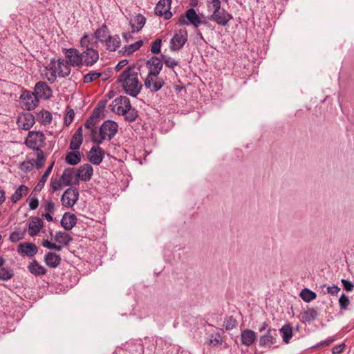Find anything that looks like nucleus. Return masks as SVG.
<instances>
[{
	"instance_id": "1",
	"label": "nucleus",
	"mask_w": 354,
	"mask_h": 354,
	"mask_svg": "<svg viewBox=\"0 0 354 354\" xmlns=\"http://www.w3.org/2000/svg\"><path fill=\"white\" fill-rule=\"evenodd\" d=\"M137 64L129 66L119 75L116 82L121 84L124 92L136 97L141 91L142 84L139 82L138 72L135 71Z\"/></svg>"
},
{
	"instance_id": "2",
	"label": "nucleus",
	"mask_w": 354,
	"mask_h": 354,
	"mask_svg": "<svg viewBox=\"0 0 354 354\" xmlns=\"http://www.w3.org/2000/svg\"><path fill=\"white\" fill-rule=\"evenodd\" d=\"M21 107L26 111H32L39 105V100L33 91L22 88L19 97Z\"/></svg>"
},
{
	"instance_id": "3",
	"label": "nucleus",
	"mask_w": 354,
	"mask_h": 354,
	"mask_svg": "<svg viewBox=\"0 0 354 354\" xmlns=\"http://www.w3.org/2000/svg\"><path fill=\"white\" fill-rule=\"evenodd\" d=\"M46 136L42 131H29L25 145L34 151H40L44 147Z\"/></svg>"
},
{
	"instance_id": "4",
	"label": "nucleus",
	"mask_w": 354,
	"mask_h": 354,
	"mask_svg": "<svg viewBox=\"0 0 354 354\" xmlns=\"http://www.w3.org/2000/svg\"><path fill=\"white\" fill-rule=\"evenodd\" d=\"M118 131V124L111 120H105L99 129V136L104 140H111Z\"/></svg>"
},
{
	"instance_id": "5",
	"label": "nucleus",
	"mask_w": 354,
	"mask_h": 354,
	"mask_svg": "<svg viewBox=\"0 0 354 354\" xmlns=\"http://www.w3.org/2000/svg\"><path fill=\"white\" fill-rule=\"evenodd\" d=\"M178 24L180 25H189L192 24L194 27L198 28L202 24V20L197 15L196 10L190 8L187 9L184 14L180 15Z\"/></svg>"
},
{
	"instance_id": "6",
	"label": "nucleus",
	"mask_w": 354,
	"mask_h": 354,
	"mask_svg": "<svg viewBox=\"0 0 354 354\" xmlns=\"http://www.w3.org/2000/svg\"><path fill=\"white\" fill-rule=\"evenodd\" d=\"M188 33L186 28H181L176 32L170 40V50L178 51L180 50L187 41Z\"/></svg>"
},
{
	"instance_id": "7",
	"label": "nucleus",
	"mask_w": 354,
	"mask_h": 354,
	"mask_svg": "<svg viewBox=\"0 0 354 354\" xmlns=\"http://www.w3.org/2000/svg\"><path fill=\"white\" fill-rule=\"evenodd\" d=\"M79 195L77 188H68L61 197L62 205L65 207H72L78 201Z\"/></svg>"
},
{
	"instance_id": "8",
	"label": "nucleus",
	"mask_w": 354,
	"mask_h": 354,
	"mask_svg": "<svg viewBox=\"0 0 354 354\" xmlns=\"http://www.w3.org/2000/svg\"><path fill=\"white\" fill-rule=\"evenodd\" d=\"M63 51L65 55V57L67 59L66 60L73 66V67H80L83 66V58L82 57V53L75 48H63Z\"/></svg>"
},
{
	"instance_id": "9",
	"label": "nucleus",
	"mask_w": 354,
	"mask_h": 354,
	"mask_svg": "<svg viewBox=\"0 0 354 354\" xmlns=\"http://www.w3.org/2000/svg\"><path fill=\"white\" fill-rule=\"evenodd\" d=\"M146 66L149 70L148 74L157 77L163 67L162 55L160 57L152 56L146 62Z\"/></svg>"
},
{
	"instance_id": "10",
	"label": "nucleus",
	"mask_w": 354,
	"mask_h": 354,
	"mask_svg": "<svg viewBox=\"0 0 354 354\" xmlns=\"http://www.w3.org/2000/svg\"><path fill=\"white\" fill-rule=\"evenodd\" d=\"M171 0H159L154 12L156 15L163 17L165 19L168 20L172 17V12L170 11Z\"/></svg>"
},
{
	"instance_id": "11",
	"label": "nucleus",
	"mask_w": 354,
	"mask_h": 354,
	"mask_svg": "<svg viewBox=\"0 0 354 354\" xmlns=\"http://www.w3.org/2000/svg\"><path fill=\"white\" fill-rule=\"evenodd\" d=\"M83 65L89 67L93 66L99 59V53L93 48H84L82 53Z\"/></svg>"
},
{
	"instance_id": "12",
	"label": "nucleus",
	"mask_w": 354,
	"mask_h": 354,
	"mask_svg": "<svg viewBox=\"0 0 354 354\" xmlns=\"http://www.w3.org/2000/svg\"><path fill=\"white\" fill-rule=\"evenodd\" d=\"M35 116L29 112L21 113L17 118V124L19 128L24 130H29L35 124Z\"/></svg>"
},
{
	"instance_id": "13",
	"label": "nucleus",
	"mask_w": 354,
	"mask_h": 354,
	"mask_svg": "<svg viewBox=\"0 0 354 354\" xmlns=\"http://www.w3.org/2000/svg\"><path fill=\"white\" fill-rule=\"evenodd\" d=\"M104 155L105 151L102 148L98 145L93 146L88 153V159L94 165H99L102 162Z\"/></svg>"
},
{
	"instance_id": "14",
	"label": "nucleus",
	"mask_w": 354,
	"mask_h": 354,
	"mask_svg": "<svg viewBox=\"0 0 354 354\" xmlns=\"http://www.w3.org/2000/svg\"><path fill=\"white\" fill-rule=\"evenodd\" d=\"M232 18V15L223 8L217 13L212 14L208 17L209 20L214 21L217 24L223 26H227Z\"/></svg>"
},
{
	"instance_id": "15",
	"label": "nucleus",
	"mask_w": 354,
	"mask_h": 354,
	"mask_svg": "<svg viewBox=\"0 0 354 354\" xmlns=\"http://www.w3.org/2000/svg\"><path fill=\"white\" fill-rule=\"evenodd\" d=\"M93 174V167L88 164L85 163L78 167L75 172V176L77 178H80L82 181L88 182L89 181Z\"/></svg>"
},
{
	"instance_id": "16",
	"label": "nucleus",
	"mask_w": 354,
	"mask_h": 354,
	"mask_svg": "<svg viewBox=\"0 0 354 354\" xmlns=\"http://www.w3.org/2000/svg\"><path fill=\"white\" fill-rule=\"evenodd\" d=\"M37 252L38 248L32 243L24 242L17 246V252L22 256L32 257Z\"/></svg>"
},
{
	"instance_id": "17",
	"label": "nucleus",
	"mask_w": 354,
	"mask_h": 354,
	"mask_svg": "<svg viewBox=\"0 0 354 354\" xmlns=\"http://www.w3.org/2000/svg\"><path fill=\"white\" fill-rule=\"evenodd\" d=\"M56 63L57 64V66L56 67L58 77H68L71 73V66H73L67 60H64L61 58H59L57 60H56Z\"/></svg>"
},
{
	"instance_id": "18",
	"label": "nucleus",
	"mask_w": 354,
	"mask_h": 354,
	"mask_svg": "<svg viewBox=\"0 0 354 354\" xmlns=\"http://www.w3.org/2000/svg\"><path fill=\"white\" fill-rule=\"evenodd\" d=\"M77 222V218L74 214L65 212L60 221V224L66 230H71L76 225Z\"/></svg>"
},
{
	"instance_id": "19",
	"label": "nucleus",
	"mask_w": 354,
	"mask_h": 354,
	"mask_svg": "<svg viewBox=\"0 0 354 354\" xmlns=\"http://www.w3.org/2000/svg\"><path fill=\"white\" fill-rule=\"evenodd\" d=\"M44 227V221L37 216H32L28 223V234L31 236L37 235Z\"/></svg>"
},
{
	"instance_id": "20",
	"label": "nucleus",
	"mask_w": 354,
	"mask_h": 354,
	"mask_svg": "<svg viewBox=\"0 0 354 354\" xmlns=\"http://www.w3.org/2000/svg\"><path fill=\"white\" fill-rule=\"evenodd\" d=\"M116 113L118 115H123L124 117V120L129 122H133L136 121L138 117V111L131 106L130 108H124V109H121L120 107H118L117 109Z\"/></svg>"
},
{
	"instance_id": "21",
	"label": "nucleus",
	"mask_w": 354,
	"mask_h": 354,
	"mask_svg": "<svg viewBox=\"0 0 354 354\" xmlns=\"http://www.w3.org/2000/svg\"><path fill=\"white\" fill-rule=\"evenodd\" d=\"M277 336L276 330L270 328L264 335L260 337L259 345L266 346L274 344L276 342L275 339Z\"/></svg>"
},
{
	"instance_id": "22",
	"label": "nucleus",
	"mask_w": 354,
	"mask_h": 354,
	"mask_svg": "<svg viewBox=\"0 0 354 354\" xmlns=\"http://www.w3.org/2000/svg\"><path fill=\"white\" fill-rule=\"evenodd\" d=\"M108 35H109V30L106 23H103L93 34V37L96 38L97 42L100 41L104 44L107 41Z\"/></svg>"
},
{
	"instance_id": "23",
	"label": "nucleus",
	"mask_w": 354,
	"mask_h": 354,
	"mask_svg": "<svg viewBox=\"0 0 354 354\" xmlns=\"http://www.w3.org/2000/svg\"><path fill=\"white\" fill-rule=\"evenodd\" d=\"M54 164H55V161H53L50 165L46 168V171H44V173L43 174V175L41 176L40 180H39L37 185H36V187L34 188L32 192V194H35L36 195L37 193L40 192L41 190L43 189L46 180H47V178L49 176V175L50 174L51 171H52V169L53 168V166H54Z\"/></svg>"
},
{
	"instance_id": "24",
	"label": "nucleus",
	"mask_w": 354,
	"mask_h": 354,
	"mask_svg": "<svg viewBox=\"0 0 354 354\" xmlns=\"http://www.w3.org/2000/svg\"><path fill=\"white\" fill-rule=\"evenodd\" d=\"M61 257L53 252H48L44 257V261L46 266L49 268H55L61 263Z\"/></svg>"
},
{
	"instance_id": "25",
	"label": "nucleus",
	"mask_w": 354,
	"mask_h": 354,
	"mask_svg": "<svg viewBox=\"0 0 354 354\" xmlns=\"http://www.w3.org/2000/svg\"><path fill=\"white\" fill-rule=\"evenodd\" d=\"M82 153L78 150H73L66 154L65 162L69 165H76L81 162Z\"/></svg>"
},
{
	"instance_id": "26",
	"label": "nucleus",
	"mask_w": 354,
	"mask_h": 354,
	"mask_svg": "<svg viewBox=\"0 0 354 354\" xmlns=\"http://www.w3.org/2000/svg\"><path fill=\"white\" fill-rule=\"evenodd\" d=\"M318 317L317 310L313 308H308L301 313V321L303 323H310Z\"/></svg>"
},
{
	"instance_id": "27",
	"label": "nucleus",
	"mask_w": 354,
	"mask_h": 354,
	"mask_svg": "<svg viewBox=\"0 0 354 354\" xmlns=\"http://www.w3.org/2000/svg\"><path fill=\"white\" fill-rule=\"evenodd\" d=\"M121 45V41L119 35H108L107 41L105 44L106 50L109 51H115Z\"/></svg>"
},
{
	"instance_id": "28",
	"label": "nucleus",
	"mask_w": 354,
	"mask_h": 354,
	"mask_svg": "<svg viewBox=\"0 0 354 354\" xmlns=\"http://www.w3.org/2000/svg\"><path fill=\"white\" fill-rule=\"evenodd\" d=\"M28 271L35 276H42L46 274V269L41 266L34 259L28 266Z\"/></svg>"
},
{
	"instance_id": "29",
	"label": "nucleus",
	"mask_w": 354,
	"mask_h": 354,
	"mask_svg": "<svg viewBox=\"0 0 354 354\" xmlns=\"http://www.w3.org/2000/svg\"><path fill=\"white\" fill-rule=\"evenodd\" d=\"M28 187L25 185H21L11 196L10 201L12 203H16L23 196H26L28 192Z\"/></svg>"
},
{
	"instance_id": "30",
	"label": "nucleus",
	"mask_w": 354,
	"mask_h": 354,
	"mask_svg": "<svg viewBox=\"0 0 354 354\" xmlns=\"http://www.w3.org/2000/svg\"><path fill=\"white\" fill-rule=\"evenodd\" d=\"M55 240L61 244L60 245L67 246L72 241L73 238L68 233L59 231L55 234Z\"/></svg>"
},
{
	"instance_id": "31",
	"label": "nucleus",
	"mask_w": 354,
	"mask_h": 354,
	"mask_svg": "<svg viewBox=\"0 0 354 354\" xmlns=\"http://www.w3.org/2000/svg\"><path fill=\"white\" fill-rule=\"evenodd\" d=\"M256 334L251 330H245L241 333V342L245 346H250L255 340Z\"/></svg>"
},
{
	"instance_id": "32",
	"label": "nucleus",
	"mask_w": 354,
	"mask_h": 354,
	"mask_svg": "<svg viewBox=\"0 0 354 354\" xmlns=\"http://www.w3.org/2000/svg\"><path fill=\"white\" fill-rule=\"evenodd\" d=\"M75 174V168L69 167L64 170L61 178L64 186L72 185V179Z\"/></svg>"
},
{
	"instance_id": "33",
	"label": "nucleus",
	"mask_w": 354,
	"mask_h": 354,
	"mask_svg": "<svg viewBox=\"0 0 354 354\" xmlns=\"http://www.w3.org/2000/svg\"><path fill=\"white\" fill-rule=\"evenodd\" d=\"M49 88V86L46 84V82L44 81H39L37 82L34 87V93L36 96H38V99L39 98L44 99L46 90Z\"/></svg>"
},
{
	"instance_id": "34",
	"label": "nucleus",
	"mask_w": 354,
	"mask_h": 354,
	"mask_svg": "<svg viewBox=\"0 0 354 354\" xmlns=\"http://www.w3.org/2000/svg\"><path fill=\"white\" fill-rule=\"evenodd\" d=\"M113 107H120L121 109H124V108H130L131 102L130 100L126 96H120L116 97L113 101ZM113 111H114V108H113Z\"/></svg>"
},
{
	"instance_id": "35",
	"label": "nucleus",
	"mask_w": 354,
	"mask_h": 354,
	"mask_svg": "<svg viewBox=\"0 0 354 354\" xmlns=\"http://www.w3.org/2000/svg\"><path fill=\"white\" fill-rule=\"evenodd\" d=\"M37 120L44 126L50 124L52 122V114L47 110L43 109L37 113Z\"/></svg>"
},
{
	"instance_id": "36",
	"label": "nucleus",
	"mask_w": 354,
	"mask_h": 354,
	"mask_svg": "<svg viewBox=\"0 0 354 354\" xmlns=\"http://www.w3.org/2000/svg\"><path fill=\"white\" fill-rule=\"evenodd\" d=\"M135 21L137 24L136 26H135L134 24L131 23V21H130V25L132 28L131 32L140 31L145 24L146 18L145 17L144 15L138 14V15H136L135 18Z\"/></svg>"
},
{
	"instance_id": "37",
	"label": "nucleus",
	"mask_w": 354,
	"mask_h": 354,
	"mask_svg": "<svg viewBox=\"0 0 354 354\" xmlns=\"http://www.w3.org/2000/svg\"><path fill=\"white\" fill-rule=\"evenodd\" d=\"M281 335L282 336L283 341L288 344L292 337V329L289 324L284 325L279 330Z\"/></svg>"
},
{
	"instance_id": "38",
	"label": "nucleus",
	"mask_w": 354,
	"mask_h": 354,
	"mask_svg": "<svg viewBox=\"0 0 354 354\" xmlns=\"http://www.w3.org/2000/svg\"><path fill=\"white\" fill-rule=\"evenodd\" d=\"M93 38H95V37H93V35L90 37L86 32H84L80 41V46L84 48H91V47L89 46L90 44L97 45V41L96 40L93 42Z\"/></svg>"
},
{
	"instance_id": "39",
	"label": "nucleus",
	"mask_w": 354,
	"mask_h": 354,
	"mask_svg": "<svg viewBox=\"0 0 354 354\" xmlns=\"http://www.w3.org/2000/svg\"><path fill=\"white\" fill-rule=\"evenodd\" d=\"M299 296L304 301L310 302L316 298L317 295L310 289H301Z\"/></svg>"
},
{
	"instance_id": "40",
	"label": "nucleus",
	"mask_w": 354,
	"mask_h": 354,
	"mask_svg": "<svg viewBox=\"0 0 354 354\" xmlns=\"http://www.w3.org/2000/svg\"><path fill=\"white\" fill-rule=\"evenodd\" d=\"M64 186L62 178H54L50 179V188L51 192L54 193L57 191L61 190Z\"/></svg>"
},
{
	"instance_id": "41",
	"label": "nucleus",
	"mask_w": 354,
	"mask_h": 354,
	"mask_svg": "<svg viewBox=\"0 0 354 354\" xmlns=\"http://www.w3.org/2000/svg\"><path fill=\"white\" fill-rule=\"evenodd\" d=\"M46 69L51 71L50 77L48 79V81L52 84L54 83L57 78V67H56V60L55 58L50 59V66L46 67Z\"/></svg>"
},
{
	"instance_id": "42",
	"label": "nucleus",
	"mask_w": 354,
	"mask_h": 354,
	"mask_svg": "<svg viewBox=\"0 0 354 354\" xmlns=\"http://www.w3.org/2000/svg\"><path fill=\"white\" fill-rule=\"evenodd\" d=\"M83 142V137H80L75 135H73L72 136L70 145H69V149L71 150H78L80 148V146L82 145Z\"/></svg>"
},
{
	"instance_id": "43",
	"label": "nucleus",
	"mask_w": 354,
	"mask_h": 354,
	"mask_svg": "<svg viewBox=\"0 0 354 354\" xmlns=\"http://www.w3.org/2000/svg\"><path fill=\"white\" fill-rule=\"evenodd\" d=\"M28 157H26V160L21 162L19 165V168L24 172L28 173L32 171L35 162V160H28Z\"/></svg>"
},
{
	"instance_id": "44",
	"label": "nucleus",
	"mask_w": 354,
	"mask_h": 354,
	"mask_svg": "<svg viewBox=\"0 0 354 354\" xmlns=\"http://www.w3.org/2000/svg\"><path fill=\"white\" fill-rule=\"evenodd\" d=\"M102 75H100V72L97 71H90L88 73L84 75L83 76V82L84 84H89L100 77Z\"/></svg>"
},
{
	"instance_id": "45",
	"label": "nucleus",
	"mask_w": 354,
	"mask_h": 354,
	"mask_svg": "<svg viewBox=\"0 0 354 354\" xmlns=\"http://www.w3.org/2000/svg\"><path fill=\"white\" fill-rule=\"evenodd\" d=\"M138 50V48L134 44L124 46L118 51V53L122 56H129Z\"/></svg>"
},
{
	"instance_id": "46",
	"label": "nucleus",
	"mask_w": 354,
	"mask_h": 354,
	"mask_svg": "<svg viewBox=\"0 0 354 354\" xmlns=\"http://www.w3.org/2000/svg\"><path fill=\"white\" fill-rule=\"evenodd\" d=\"M152 88H151V91L152 93H156L160 90L165 85V81L162 77H159L158 75L157 77L153 78V82L152 83Z\"/></svg>"
},
{
	"instance_id": "47",
	"label": "nucleus",
	"mask_w": 354,
	"mask_h": 354,
	"mask_svg": "<svg viewBox=\"0 0 354 354\" xmlns=\"http://www.w3.org/2000/svg\"><path fill=\"white\" fill-rule=\"evenodd\" d=\"M37 154V160H35V165L37 169H41L44 167L45 161H46V157L44 156V151L40 149V151H36Z\"/></svg>"
},
{
	"instance_id": "48",
	"label": "nucleus",
	"mask_w": 354,
	"mask_h": 354,
	"mask_svg": "<svg viewBox=\"0 0 354 354\" xmlns=\"http://www.w3.org/2000/svg\"><path fill=\"white\" fill-rule=\"evenodd\" d=\"M162 39L157 38L151 44V52L153 55H158L161 51Z\"/></svg>"
},
{
	"instance_id": "49",
	"label": "nucleus",
	"mask_w": 354,
	"mask_h": 354,
	"mask_svg": "<svg viewBox=\"0 0 354 354\" xmlns=\"http://www.w3.org/2000/svg\"><path fill=\"white\" fill-rule=\"evenodd\" d=\"M75 117L74 110L70 108L68 106L66 108V113L64 117V124L65 126H69L73 122Z\"/></svg>"
},
{
	"instance_id": "50",
	"label": "nucleus",
	"mask_w": 354,
	"mask_h": 354,
	"mask_svg": "<svg viewBox=\"0 0 354 354\" xmlns=\"http://www.w3.org/2000/svg\"><path fill=\"white\" fill-rule=\"evenodd\" d=\"M26 232V229H24L22 232L14 231L10 234L9 239L11 242L16 243L24 238Z\"/></svg>"
},
{
	"instance_id": "51",
	"label": "nucleus",
	"mask_w": 354,
	"mask_h": 354,
	"mask_svg": "<svg viewBox=\"0 0 354 354\" xmlns=\"http://www.w3.org/2000/svg\"><path fill=\"white\" fill-rule=\"evenodd\" d=\"M162 63H164L167 67L174 69L176 66L178 65V62L171 57H167L162 54Z\"/></svg>"
},
{
	"instance_id": "52",
	"label": "nucleus",
	"mask_w": 354,
	"mask_h": 354,
	"mask_svg": "<svg viewBox=\"0 0 354 354\" xmlns=\"http://www.w3.org/2000/svg\"><path fill=\"white\" fill-rule=\"evenodd\" d=\"M89 129H91V133H90L91 140L93 143L96 144L97 145L102 144L103 142L102 137L100 136V138H97L96 136V135H97L96 127H92V128H90Z\"/></svg>"
},
{
	"instance_id": "53",
	"label": "nucleus",
	"mask_w": 354,
	"mask_h": 354,
	"mask_svg": "<svg viewBox=\"0 0 354 354\" xmlns=\"http://www.w3.org/2000/svg\"><path fill=\"white\" fill-rule=\"evenodd\" d=\"M350 304L348 297L345 294H342L339 299V304L341 310H346Z\"/></svg>"
},
{
	"instance_id": "54",
	"label": "nucleus",
	"mask_w": 354,
	"mask_h": 354,
	"mask_svg": "<svg viewBox=\"0 0 354 354\" xmlns=\"http://www.w3.org/2000/svg\"><path fill=\"white\" fill-rule=\"evenodd\" d=\"M42 245L44 248H46L50 250H55L56 251L62 250V246L60 245H57L54 243L50 242L48 239L44 240L42 241Z\"/></svg>"
},
{
	"instance_id": "55",
	"label": "nucleus",
	"mask_w": 354,
	"mask_h": 354,
	"mask_svg": "<svg viewBox=\"0 0 354 354\" xmlns=\"http://www.w3.org/2000/svg\"><path fill=\"white\" fill-rule=\"evenodd\" d=\"M13 276L12 271L6 268L1 267L0 268V279L7 280Z\"/></svg>"
},
{
	"instance_id": "56",
	"label": "nucleus",
	"mask_w": 354,
	"mask_h": 354,
	"mask_svg": "<svg viewBox=\"0 0 354 354\" xmlns=\"http://www.w3.org/2000/svg\"><path fill=\"white\" fill-rule=\"evenodd\" d=\"M112 74L111 68H107L104 72H100V75H102L100 77H102L103 82L108 80L112 76Z\"/></svg>"
},
{
	"instance_id": "57",
	"label": "nucleus",
	"mask_w": 354,
	"mask_h": 354,
	"mask_svg": "<svg viewBox=\"0 0 354 354\" xmlns=\"http://www.w3.org/2000/svg\"><path fill=\"white\" fill-rule=\"evenodd\" d=\"M97 120L95 118H93V117H91L90 115L84 123V127L86 129L95 127V126L97 124Z\"/></svg>"
},
{
	"instance_id": "58",
	"label": "nucleus",
	"mask_w": 354,
	"mask_h": 354,
	"mask_svg": "<svg viewBox=\"0 0 354 354\" xmlns=\"http://www.w3.org/2000/svg\"><path fill=\"white\" fill-rule=\"evenodd\" d=\"M236 324V321L232 317H229L225 322V327L226 330L232 329Z\"/></svg>"
},
{
	"instance_id": "59",
	"label": "nucleus",
	"mask_w": 354,
	"mask_h": 354,
	"mask_svg": "<svg viewBox=\"0 0 354 354\" xmlns=\"http://www.w3.org/2000/svg\"><path fill=\"white\" fill-rule=\"evenodd\" d=\"M44 209L46 212L53 214L55 211V203L53 201H47L44 205Z\"/></svg>"
},
{
	"instance_id": "60",
	"label": "nucleus",
	"mask_w": 354,
	"mask_h": 354,
	"mask_svg": "<svg viewBox=\"0 0 354 354\" xmlns=\"http://www.w3.org/2000/svg\"><path fill=\"white\" fill-rule=\"evenodd\" d=\"M208 3L212 4V8H213L212 14H216L218 12H219V10H221V3L220 0H212L211 2L208 1Z\"/></svg>"
},
{
	"instance_id": "61",
	"label": "nucleus",
	"mask_w": 354,
	"mask_h": 354,
	"mask_svg": "<svg viewBox=\"0 0 354 354\" xmlns=\"http://www.w3.org/2000/svg\"><path fill=\"white\" fill-rule=\"evenodd\" d=\"M39 206V201L37 197L34 196L30 199L29 201V209L30 210L36 209Z\"/></svg>"
},
{
	"instance_id": "62",
	"label": "nucleus",
	"mask_w": 354,
	"mask_h": 354,
	"mask_svg": "<svg viewBox=\"0 0 354 354\" xmlns=\"http://www.w3.org/2000/svg\"><path fill=\"white\" fill-rule=\"evenodd\" d=\"M155 77L154 76H150L149 74L147 75V77L145 78V81H144V84H145V86L148 88V89H150L152 88V83L153 82V78Z\"/></svg>"
},
{
	"instance_id": "63",
	"label": "nucleus",
	"mask_w": 354,
	"mask_h": 354,
	"mask_svg": "<svg viewBox=\"0 0 354 354\" xmlns=\"http://www.w3.org/2000/svg\"><path fill=\"white\" fill-rule=\"evenodd\" d=\"M345 344H340L339 345L335 346L332 349V353L333 354H339L342 353L344 348H345Z\"/></svg>"
},
{
	"instance_id": "64",
	"label": "nucleus",
	"mask_w": 354,
	"mask_h": 354,
	"mask_svg": "<svg viewBox=\"0 0 354 354\" xmlns=\"http://www.w3.org/2000/svg\"><path fill=\"white\" fill-rule=\"evenodd\" d=\"M129 63V61L127 59H122L120 60L117 65L115 67V70L116 71H120L123 67H124L126 65H127Z\"/></svg>"
}]
</instances>
